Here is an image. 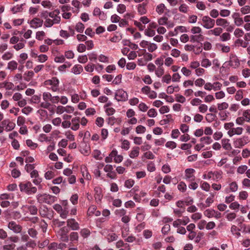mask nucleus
I'll list each match as a JSON object with an SVG mask.
<instances>
[{
	"mask_svg": "<svg viewBox=\"0 0 250 250\" xmlns=\"http://www.w3.org/2000/svg\"><path fill=\"white\" fill-rule=\"evenodd\" d=\"M88 59L86 55L83 56H79L78 58V61L80 63H84L87 62Z\"/></svg>",
	"mask_w": 250,
	"mask_h": 250,
	"instance_id": "nucleus-55",
	"label": "nucleus"
},
{
	"mask_svg": "<svg viewBox=\"0 0 250 250\" xmlns=\"http://www.w3.org/2000/svg\"><path fill=\"white\" fill-rule=\"evenodd\" d=\"M157 48V46L156 44L154 43H149V44L147 46L148 50L150 52H153L155 50H156Z\"/></svg>",
	"mask_w": 250,
	"mask_h": 250,
	"instance_id": "nucleus-51",
	"label": "nucleus"
},
{
	"mask_svg": "<svg viewBox=\"0 0 250 250\" xmlns=\"http://www.w3.org/2000/svg\"><path fill=\"white\" fill-rule=\"evenodd\" d=\"M166 119H164L160 121V124L161 125H164L168 124L169 122V120L171 118V115L170 114H168L166 115Z\"/></svg>",
	"mask_w": 250,
	"mask_h": 250,
	"instance_id": "nucleus-50",
	"label": "nucleus"
},
{
	"mask_svg": "<svg viewBox=\"0 0 250 250\" xmlns=\"http://www.w3.org/2000/svg\"><path fill=\"white\" fill-rule=\"evenodd\" d=\"M190 42H200L204 41V37L202 34L191 35L190 37Z\"/></svg>",
	"mask_w": 250,
	"mask_h": 250,
	"instance_id": "nucleus-15",
	"label": "nucleus"
},
{
	"mask_svg": "<svg viewBox=\"0 0 250 250\" xmlns=\"http://www.w3.org/2000/svg\"><path fill=\"white\" fill-rule=\"evenodd\" d=\"M68 231L69 230L65 227H63L60 229L58 234L60 235V239L62 241L65 242L68 241L69 239L67 235Z\"/></svg>",
	"mask_w": 250,
	"mask_h": 250,
	"instance_id": "nucleus-7",
	"label": "nucleus"
},
{
	"mask_svg": "<svg viewBox=\"0 0 250 250\" xmlns=\"http://www.w3.org/2000/svg\"><path fill=\"white\" fill-rule=\"evenodd\" d=\"M80 234L83 238H86L90 235V231L88 229H83L81 230Z\"/></svg>",
	"mask_w": 250,
	"mask_h": 250,
	"instance_id": "nucleus-40",
	"label": "nucleus"
},
{
	"mask_svg": "<svg viewBox=\"0 0 250 250\" xmlns=\"http://www.w3.org/2000/svg\"><path fill=\"white\" fill-rule=\"evenodd\" d=\"M80 118L79 117H75L72 119L71 122L72 124V126H71V129L73 130H77L79 129L80 125Z\"/></svg>",
	"mask_w": 250,
	"mask_h": 250,
	"instance_id": "nucleus-17",
	"label": "nucleus"
},
{
	"mask_svg": "<svg viewBox=\"0 0 250 250\" xmlns=\"http://www.w3.org/2000/svg\"><path fill=\"white\" fill-rule=\"evenodd\" d=\"M33 110V108L29 106H25L22 109L21 112L26 115L29 114Z\"/></svg>",
	"mask_w": 250,
	"mask_h": 250,
	"instance_id": "nucleus-64",
	"label": "nucleus"
},
{
	"mask_svg": "<svg viewBox=\"0 0 250 250\" xmlns=\"http://www.w3.org/2000/svg\"><path fill=\"white\" fill-rule=\"evenodd\" d=\"M68 212V208L67 207H64V208L62 209V211L59 213L60 216L62 219H66Z\"/></svg>",
	"mask_w": 250,
	"mask_h": 250,
	"instance_id": "nucleus-25",
	"label": "nucleus"
},
{
	"mask_svg": "<svg viewBox=\"0 0 250 250\" xmlns=\"http://www.w3.org/2000/svg\"><path fill=\"white\" fill-rule=\"evenodd\" d=\"M147 115L150 117H155L157 116V113L155 109L151 108L148 111Z\"/></svg>",
	"mask_w": 250,
	"mask_h": 250,
	"instance_id": "nucleus-62",
	"label": "nucleus"
},
{
	"mask_svg": "<svg viewBox=\"0 0 250 250\" xmlns=\"http://www.w3.org/2000/svg\"><path fill=\"white\" fill-rule=\"evenodd\" d=\"M42 23L43 21L38 18H34L30 22L31 27L34 28H37L38 27H41L42 25Z\"/></svg>",
	"mask_w": 250,
	"mask_h": 250,
	"instance_id": "nucleus-14",
	"label": "nucleus"
},
{
	"mask_svg": "<svg viewBox=\"0 0 250 250\" xmlns=\"http://www.w3.org/2000/svg\"><path fill=\"white\" fill-rule=\"evenodd\" d=\"M146 4L144 3L139 4L138 7V11L141 15L146 14V10L145 8Z\"/></svg>",
	"mask_w": 250,
	"mask_h": 250,
	"instance_id": "nucleus-35",
	"label": "nucleus"
},
{
	"mask_svg": "<svg viewBox=\"0 0 250 250\" xmlns=\"http://www.w3.org/2000/svg\"><path fill=\"white\" fill-rule=\"evenodd\" d=\"M19 187L21 191L24 192L28 194H32L37 191V188L33 187L32 184L30 182L21 183Z\"/></svg>",
	"mask_w": 250,
	"mask_h": 250,
	"instance_id": "nucleus-1",
	"label": "nucleus"
},
{
	"mask_svg": "<svg viewBox=\"0 0 250 250\" xmlns=\"http://www.w3.org/2000/svg\"><path fill=\"white\" fill-rule=\"evenodd\" d=\"M243 90L240 89L238 90L235 96V98L237 101H239L243 98Z\"/></svg>",
	"mask_w": 250,
	"mask_h": 250,
	"instance_id": "nucleus-48",
	"label": "nucleus"
},
{
	"mask_svg": "<svg viewBox=\"0 0 250 250\" xmlns=\"http://www.w3.org/2000/svg\"><path fill=\"white\" fill-rule=\"evenodd\" d=\"M176 143L173 141H168L166 144V146L171 149H174L176 148Z\"/></svg>",
	"mask_w": 250,
	"mask_h": 250,
	"instance_id": "nucleus-49",
	"label": "nucleus"
},
{
	"mask_svg": "<svg viewBox=\"0 0 250 250\" xmlns=\"http://www.w3.org/2000/svg\"><path fill=\"white\" fill-rule=\"evenodd\" d=\"M214 213V210L208 209L204 211V214L208 218H211L213 217V215L215 214Z\"/></svg>",
	"mask_w": 250,
	"mask_h": 250,
	"instance_id": "nucleus-32",
	"label": "nucleus"
},
{
	"mask_svg": "<svg viewBox=\"0 0 250 250\" xmlns=\"http://www.w3.org/2000/svg\"><path fill=\"white\" fill-rule=\"evenodd\" d=\"M216 25L218 26H221L226 27L229 25V22L224 19H218L216 21Z\"/></svg>",
	"mask_w": 250,
	"mask_h": 250,
	"instance_id": "nucleus-20",
	"label": "nucleus"
},
{
	"mask_svg": "<svg viewBox=\"0 0 250 250\" xmlns=\"http://www.w3.org/2000/svg\"><path fill=\"white\" fill-rule=\"evenodd\" d=\"M178 189L181 192H185L187 189V186L184 182H181L178 185Z\"/></svg>",
	"mask_w": 250,
	"mask_h": 250,
	"instance_id": "nucleus-43",
	"label": "nucleus"
},
{
	"mask_svg": "<svg viewBox=\"0 0 250 250\" xmlns=\"http://www.w3.org/2000/svg\"><path fill=\"white\" fill-rule=\"evenodd\" d=\"M229 64L230 66L234 68L239 66L240 61L236 55L232 53L230 54Z\"/></svg>",
	"mask_w": 250,
	"mask_h": 250,
	"instance_id": "nucleus-8",
	"label": "nucleus"
},
{
	"mask_svg": "<svg viewBox=\"0 0 250 250\" xmlns=\"http://www.w3.org/2000/svg\"><path fill=\"white\" fill-rule=\"evenodd\" d=\"M201 20L202 22H198V23L200 24L206 29L212 28L214 26L215 20L211 19L208 16H203Z\"/></svg>",
	"mask_w": 250,
	"mask_h": 250,
	"instance_id": "nucleus-3",
	"label": "nucleus"
},
{
	"mask_svg": "<svg viewBox=\"0 0 250 250\" xmlns=\"http://www.w3.org/2000/svg\"><path fill=\"white\" fill-rule=\"evenodd\" d=\"M145 215H145V213H141V212L137 213L136 216V219L138 221L142 222L144 220V219L145 218Z\"/></svg>",
	"mask_w": 250,
	"mask_h": 250,
	"instance_id": "nucleus-60",
	"label": "nucleus"
},
{
	"mask_svg": "<svg viewBox=\"0 0 250 250\" xmlns=\"http://www.w3.org/2000/svg\"><path fill=\"white\" fill-rule=\"evenodd\" d=\"M222 172L221 171H209L208 173V179H212L216 181L222 178Z\"/></svg>",
	"mask_w": 250,
	"mask_h": 250,
	"instance_id": "nucleus-9",
	"label": "nucleus"
},
{
	"mask_svg": "<svg viewBox=\"0 0 250 250\" xmlns=\"http://www.w3.org/2000/svg\"><path fill=\"white\" fill-rule=\"evenodd\" d=\"M240 11L243 15L250 13V6L249 5H245L241 8Z\"/></svg>",
	"mask_w": 250,
	"mask_h": 250,
	"instance_id": "nucleus-45",
	"label": "nucleus"
},
{
	"mask_svg": "<svg viewBox=\"0 0 250 250\" xmlns=\"http://www.w3.org/2000/svg\"><path fill=\"white\" fill-rule=\"evenodd\" d=\"M244 34L243 31L239 28H237L235 30L234 32V35L235 37L238 38L242 37Z\"/></svg>",
	"mask_w": 250,
	"mask_h": 250,
	"instance_id": "nucleus-57",
	"label": "nucleus"
},
{
	"mask_svg": "<svg viewBox=\"0 0 250 250\" xmlns=\"http://www.w3.org/2000/svg\"><path fill=\"white\" fill-rule=\"evenodd\" d=\"M230 39V35L229 33L225 32L220 36V40L222 42L227 41Z\"/></svg>",
	"mask_w": 250,
	"mask_h": 250,
	"instance_id": "nucleus-28",
	"label": "nucleus"
},
{
	"mask_svg": "<svg viewBox=\"0 0 250 250\" xmlns=\"http://www.w3.org/2000/svg\"><path fill=\"white\" fill-rule=\"evenodd\" d=\"M18 63L15 61H11L8 63L7 68L13 71L17 68Z\"/></svg>",
	"mask_w": 250,
	"mask_h": 250,
	"instance_id": "nucleus-23",
	"label": "nucleus"
},
{
	"mask_svg": "<svg viewBox=\"0 0 250 250\" xmlns=\"http://www.w3.org/2000/svg\"><path fill=\"white\" fill-rule=\"evenodd\" d=\"M66 223L67 226L73 230H77L80 229L79 223L73 218L68 219Z\"/></svg>",
	"mask_w": 250,
	"mask_h": 250,
	"instance_id": "nucleus-12",
	"label": "nucleus"
},
{
	"mask_svg": "<svg viewBox=\"0 0 250 250\" xmlns=\"http://www.w3.org/2000/svg\"><path fill=\"white\" fill-rule=\"evenodd\" d=\"M201 187L203 190L208 191L210 189L209 184L206 182H203L201 183Z\"/></svg>",
	"mask_w": 250,
	"mask_h": 250,
	"instance_id": "nucleus-46",
	"label": "nucleus"
},
{
	"mask_svg": "<svg viewBox=\"0 0 250 250\" xmlns=\"http://www.w3.org/2000/svg\"><path fill=\"white\" fill-rule=\"evenodd\" d=\"M243 117H244L245 121L250 123V109H247L243 112Z\"/></svg>",
	"mask_w": 250,
	"mask_h": 250,
	"instance_id": "nucleus-30",
	"label": "nucleus"
},
{
	"mask_svg": "<svg viewBox=\"0 0 250 250\" xmlns=\"http://www.w3.org/2000/svg\"><path fill=\"white\" fill-rule=\"evenodd\" d=\"M211 62L208 59H204L201 61V66L202 67L207 68L211 66Z\"/></svg>",
	"mask_w": 250,
	"mask_h": 250,
	"instance_id": "nucleus-33",
	"label": "nucleus"
},
{
	"mask_svg": "<svg viewBox=\"0 0 250 250\" xmlns=\"http://www.w3.org/2000/svg\"><path fill=\"white\" fill-rule=\"evenodd\" d=\"M117 10L118 13L123 14L126 11V6L125 4H119L117 6Z\"/></svg>",
	"mask_w": 250,
	"mask_h": 250,
	"instance_id": "nucleus-39",
	"label": "nucleus"
},
{
	"mask_svg": "<svg viewBox=\"0 0 250 250\" xmlns=\"http://www.w3.org/2000/svg\"><path fill=\"white\" fill-rule=\"evenodd\" d=\"M145 34L150 37H153L155 35V31L148 28L145 30Z\"/></svg>",
	"mask_w": 250,
	"mask_h": 250,
	"instance_id": "nucleus-38",
	"label": "nucleus"
},
{
	"mask_svg": "<svg viewBox=\"0 0 250 250\" xmlns=\"http://www.w3.org/2000/svg\"><path fill=\"white\" fill-rule=\"evenodd\" d=\"M83 71V66L80 64L75 65L71 69V72L75 75L81 73Z\"/></svg>",
	"mask_w": 250,
	"mask_h": 250,
	"instance_id": "nucleus-18",
	"label": "nucleus"
},
{
	"mask_svg": "<svg viewBox=\"0 0 250 250\" xmlns=\"http://www.w3.org/2000/svg\"><path fill=\"white\" fill-rule=\"evenodd\" d=\"M51 97L52 95L49 92H44L42 94L43 100L45 102L51 101Z\"/></svg>",
	"mask_w": 250,
	"mask_h": 250,
	"instance_id": "nucleus-56",
	"label": "nucleus"
},
{
	"mask_svg": "<svg viewBox=\"0 0 250 250\" xmlns=\"http://www.w3.org/2000/svg\"><path fill=\"white\" fill-rule=\"evenodd\" d=\"M164 73V70L162 67L159 66L155 71L156 75L158 77H161Z\"/></svg>",
	"mask_w": 250,
	"mask_h": 250,
	"instance_id": "nucleus-53",
	"label": "nucleus"
},
{
	"mask_svg": "<svg viewBox=\"0 0 250 250\" xmlns=\"http://www.w3.org/2000/svg\"><path fill=\"white\" fill-rule=\"evenodd\" d=\"M165 8V4L163 3H161L159 4L156 7V12L159 14H162L164 12V9Z\"/></svg>",
	"mask_w": 250,
	"mask_h": 250,
	"instance_id": "nucleus-41",
	"label": "nucleus"
},
{
	"mask_svg": "<svg viewBox=\"0 0 250 250\" xmlns=\"http://www.w3.org/2000/svg\"><path fill=\"white\" fill-rule=\"evenodd\" d=\"M47 211L48 208L45 206H43L39 209L40 214L42 217H45L47 216Z\"/></svg>",
	"mask_w": 250,
	"mask_h": 250,
	"instance_id": "nucleus-26",
	"label": "nucleus"
},
{
	"mask_svg": "<svg viewBox=\"0 0 250 250\" xmlns=\"http://www.w3.org/2000/svg\"><path fill=\"white\" fill-rule=\"evenodd\" d=\"M134 182L133 180L128 179L125 181V186L128 188H130L132 187V186L134 185Z\"/></svg>",
	"mask_w": 250,
	"mask_h": 250,
	"instance_id": "nucleus-54",
	"label": "nucleus"
},
{
	"mask_svg": "<svg viewBox=\"0 0 250 250\" xmlns=\"http://www.w3.org/2000/svg\"><path fill=\"white\" fill-rule=\"evenodd\" d=\"M34 75V73L32 71H28L24 74L26 77H24V80L26 81H29L32 79Z\"/></svg>",
	"mask_w": 250,
	"mask_h": 250,
	"instance_id": "nucleus-44",
	"label": "nucleus"
},
{
	"mask_svg": "<svg viewBox=\"0 0 250 250\" xmlns=\"http://www.w3.org/2000/svg\"><path fill=\"white\" fill-rule=\"evenodd\" d=\"M38 202L40 203H46L51 205L55 202L57 198L49 194H39L37 196Z\"/></svg>",
	"mask_w": 250,
	"mask_h": 250,
	"instance_id": "nucleus-2",
	"label": "nucleus"
},
{
	"mask_svg": "<svg viewBox=\"0 0 250 250\" xmlns=\"http://www.w3.org/2000/svg\"><path fill=\"white\" fill-rule=\"evenodd\" d=\"M2 84H3V87H4L6 89H12L14 87L13 83L11 82H5L2 83Z\"/></svg>",
	"mask_w": 250,
	"mask_h": 250,
	"instance_id": "nucleus-61",
	"label": "nucleus"
},
{
	"mask_svg": "<svg viewBox=\"0 0 250 250\" xmlns=\"http://www.w3.org/2000/svg\"><path fill=\"white\" fill-rule=\"evenodd\" d=\"M8 228L15 233H19L21 230V227L14 221H11L8 225Z\"/></svg>",
	"mask_w": 250,
	"mask_h": 250,
	"instance_id": "nucleus-13",
	"label": "nucleus"
},
{
	"mask_svg": "<svg viewBox=\"0 0 250 250\" xmlns=\"http://www.w3.org/2000/svg\"><path fill=\"white\" fill-rule=\"evenodd\" d=\"M40 106L42 108L47 109L48 110H50L52 105L50 103L48 102V101H44V102L41 103Z\"/></svg>",
	"mask_w": 250,
	"mask_h": 250,
	"instance_id": "nucleus-42",
	"label": "nucleus"
},
{
	"mask_svg": "<svg viewBox=\"0 0 250 250\" xmlns=\"http://www.w3.org/2000/svg\"><path fill=\"white\" fill-rule=\"evenodd\" d=\"M24 208H26L32 215H36L38 212V208L34 205H25Z\"/></svg>",
	"mask_w": 250,
	"mask_h": 250,
	"instance_id": "nucleus-16",
	"label": "nucleus"
},
{
	"mask_svg": "<svg viewBox=\"0 0 250 250\" xmlns=\"http://www.w3.org/2000/svg\"><path fill=\"white\" fill-rule=\"evenodd\" d=\"M215 118L216 115L212 113H208L206 115V120L208 123H210L215 120Z\"/></svg>",
	"mask_w": 250,
	"mask_h": 250,
	"instance_id": "nucleus-34",
	"label": "nucleus"
},
{
	"mask_svg": "<svg viewBox=\"0 0 250 250\" xmlns=\"http://www.w3.org/2000/svg\"><path fill=\"white\" fill-rule=\"evenodd\" d=\"M75 29L77 32L83 33L84 29V26L82 22H78L76 25Z\"/></svg>",
	"mask_w": 250,
	"mask_h": 250,
	"instance_id": "nucleus-36",
	"label": "nucleus"
},
{
	"mask_svg": "<svg viewBox=\"0 0 250 250\" xmlns=\"http://www.w3.org/2000/svg\"><path fill=\"white\" fill-rule=\"evenodd\" d=\"M59 80L57 78L53 77L51 79L46 80L44 83L45 85H52V86L51 88V90L54 92H56L59 90Z\"/></svg>",
	"mask_w": 250,
	"mask_h": 250,
	"instance_id": "nucleus-4",
	"label": "nucleus"
},
{
	"mask_svg": "<svg viewBox=\"0 0 250 250\" xmlns=\"http://www.w3.org/2000/svg\"><path fill=\"white\" fill-rule=\"evenodd\" d=\"M236 146H237L238 147H242L245 145H246L247 142L245 139V138H239L238 139H237L235 142Z\"/></svg>",
	"mask_w": 250,
	"mask_h": 250,
	"instance_id": "nucleus-24",
	"label": "nucleus"
},
{
	"mask_svg": "<svg viewBox=\"0 0 250 250\" xmlns=\"http://www.w3.org/2000/svg\"><path fill=\"white\" fill-rule=\"evenodd\" d=\"M127 98V93L122 89L118 90L115 93V99L118 101H125Z\"/></svg>",
	"mask_w": 250,
	"mask_h": 250,
	"instance_id": "nucleus-5",
	"label": "nucleus"
},
{
	"mask_svg": "<svg viewBox=\"0 0 250 250\" xmlns=\"http://www.w3.org/2000/svg\"><path fill=\"white\" fill-rule=\"evenodd\" d=\"M195 170L193 168H187L185 170V178L189 182H192L195 180V176L194 173Z\"/></svg>",
	"mask_w": 250,
	"mask_h": 250,
	"instance_id": "nucleus-10",
	"label": "nucleus"
},
{
	"mask_svg": "<svg viewBox=\"0 0 250 250\" xmlns=\"http://www.w3.org/2000/svg\"><path fill=\"white\" fill-rule=\"evenodd\" d=\"M190 220L188 216L184 217L183 219H178L173 222V226L175 227H178L180 225L186 226L189 223Z\"/></svg>",
	"mask_w": 250,
	"mask_h": 250,
	"instance_id": "nucleus-11",
	"label": "nucleus"
},
{
	"mask_svg": "<svg viewBox=\"0 0 250 250\" xmlns=\"http://www.w3.org/2000/svg\"><path fill=\"white\" fill-rule=\"evenodd\" d=\"M191 32L193 34H201L202 29L199 26H194L191 29Z\"/></svg>",
	"mask_w": 250,
	"mask_h": 250,
	"instance_id": "nucleus-47",
	"label": "nucleus"
},
{
	"mask_svg": "<svg viewBox=\"0 0 250 250\" xmlns=\"http://www.w3.org/2000/svg\"><path fill=\"white\" fill-rule=\"evenodd\" d=\"M222 145L223 147L226 150H230L232 148L231 144L229 143V139L222 140Z\"/></svg>",
	"mask_w": 250,
	"mask_h": 250,
	"instance_id": "nucleus-22",
	"label": "nucleus"
},
{
	"mask_svg": "<svg viewBox=\"0 0 250 250\" xmlns=\"http://www.w3.org/2000/svg\"><path fill=\"white\" fill-rule=\"evenodd\" d=\"M21 42H20L17 43V44H15V45H14L13 47L16 50H19L21 49H22V48H23L24 47V44L22 42H25L26 41L25 40H24L23 39H21Z\"/></svg>",
	"mask_w": 250,
	"mask_h": 250,
	"instance_id": "nucleus-31",
	"label": "nucleus"
},
{
	"mask_svg": "<svg viewBox=\"0 0 250 250\" xmlns=\"http://www.w3.org/2000/svg\"><path fill=\"white\" fill-rule=\"evenodd\" d=\"M78 233L76 232H72L70 235V240L71 241H77L78 239Z\"/></svg>",
	"mask_w": 250,
	"mask_h": 250,
	"instance_id": "nucleus-58",
	"label": "nucleus"
},
{
	"mask_svg": "<svg viewBox=\"0 0 250 250\" xmlns=\"http://www.w3.org/2000/svg\"><path fill=\"white\" fill-rule=\"evenodd\" d=\"M228 107L229 104L226 102H223L222 103L218 104V109L219 110H223L224 109H226L228 108Z\"/></svg>",
	"mask_w": 250,
	"mask_h": 250,
	"instance_id": "nucleus-52",
	"label": "nucleus"
},
{
	"mask_svg": "<svg viewBox=\"0 0 250 250\" xmlns=\"http://www.w3.org/2000/svg\"><path fill=\"white\" fill-rule=\"evenodd\" d=\"M28 233L33 238H37V235L38 234V232L34 229L31 228V229H28Z\"/></svg>",
	"mask_w": 250,
	"mask_h": 250,
	"instance_id": "nucleus-37",
	"label": "nucleus"
},
{
	"mask_svg": "<svg viewBox=\"0 0 250 250\" xmlns=\"http://www.w3.org/2000/svg\"><path fill=\"white\" fill-rule=\"evenodd\" d=\"M223 32V29L220 27H216L208 31V35H214L216 36H219Z\"/></svg>",
	"mask_w": 250,
	"mask_h": 250,
	"instance_id": "nucleus-19",
	"label": "nucleus"
},
{
	"mask_svg": "<svg viewBox=\"0 0 250 250\" xmlns=\"http://www.w3.org/2000/svg\"><path fill=\"white\" fill-rule=\"evenodd\" d=\"M152 232L149 229H146L143 231V235L146 239H148L152 236Z\"/></svg>",
	"mask_w": 250,
	"mask_h": 250,
	"instance_id": "nucleus-63",
	"label": "nucleus"
},
{
	"mask_svg": "<svg viewBox=\"0 0 250 250\" xmlns=\"http://www.w3.org/2000/svg\"><path fill=\"white\" fill-rule=\"evenodd\" d=\"M147 169L150 172H153L155 170L156 168L154 164L151 162L147 165Z\"/></svg>",
	"mask_w": 250,
	"mask_h": 250,
	"instance_id": "nucleus-59",
	"label": "nucleus"
},
{
	"mask_svg": "<svg viewBox=\"0 0 250 250\" xmlns=\"http://www.w3.org/2000/svg\"><path fill=\"white\" fill-rule=\"evenodd\" d=\"M0 123L1 125H2L4 128L5 127V130L7 132L12 130L16 126L15 123H13L8 119L3 120Z\"/></svg>",
	"mask_w": 250,
	"mask_h": 250,
	"instance_id": "nucleus-6",
	"label": "nucleus"
},
{
	"mask_svg": "<svg viewBox=\"0 0 250 250\" xmlns=\"http://www.w3.org/2000/svg\"><path fill=\"white\" fill-rule=\"evenodd\" d=\"M106 238L108 242H111L116 240L118 238V236L115 233H109L107 235Z\"/></svg>",
	"mask_w": 250,
	"mask_h": 250,
	"instance_id": "nucleus-27",
	"label": "nucleus"
},
{
	"mask_svg": "<svg viewBox=\"0 0 250 250\" xmlns=\"http://www.w3.org/2000/svg\"><path fill=\"white\" fill-rule=\"evenodd\" d=\"M235 44H237L238 46H240L244 48H246L248 46L249 42H244L242 39H238L237 40H236Z\"/></svg>",
	"mask_w": 250,
	"mask_h": 250,
	"instance_id": "nucleus-29",
	"label": "nucleus"
},
{
	"mask_svg": "<svg viewBox=\"0 0 250 250\" xmlns=\"http://www.w3.org/2000/svg\"><path fill=\"white\" fill-rule=\"evenodd\" d=\"M140 148L138 146L134 147L129 154V157L131 158L137 157L139 154Z\"/></svg>",
	"mask_w": 250,
	"mask_h": 250,
	"instance_id": "nucleus-21",
	"label": "nucleus"
}]
</instances>
